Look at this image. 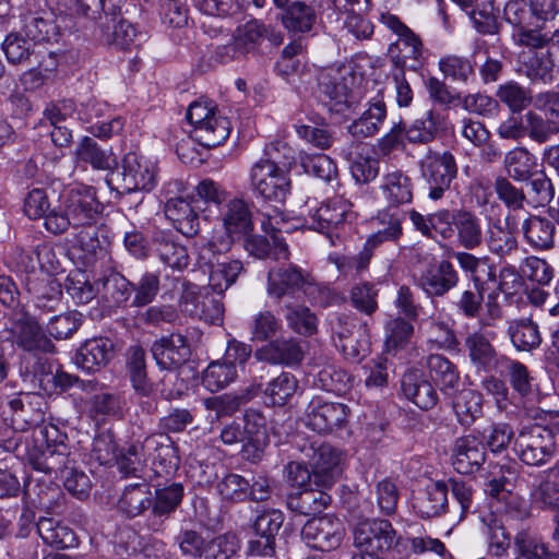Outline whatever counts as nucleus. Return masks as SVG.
Returning a JSON list of instances; mask_svg holds the SVG:
<instances>
[{"label": "nucleus", "instance_id": "obj_53", "mask_svg": "<svg viewBox=\"0 0 559 559\" xmlns=\"http://www.w3.org/2000/svg\"><path fill=\"white\" fill-rule=\"evenodd\" d=\"M441 73L454 83L468 84L475 80L474 63L467 57L447 55L439 60Z\"/></svg>", "mask_w": 559, "mask_h": 559}, {"label": "nucleus", "instance_id": "obj_62", "mask_svg": "<svg viewBox=\"0 0 559 559\" xmlns=\"http://www.w3.org/2000/svg\"><path fill=\"white\" fill-rule=\"evenodd\" d=\"M331 329L332 332L337 335L340 338L341 347L344 354L355 360L358 361L361 357L359 349L355 347L353 344V340L350 336L356 329V320L353 316L349 314H336L331 319Z\"/></svg>", "mask_w": 559, "mask_h": 559}, {"label": "nucleus", "instance_id": "obj_19", "mask_svg": "<svg viewBox=\"0 0 559 559\" xmlns=\"http://www.w3.org/2000/svg\"><path fill=\"white\" fill-rule=\"evenodd\" d=\"M156 365L168 371L177 370L186 364L191 356V348L187 337L180 333L162 336L151 346Z\"/></svg>", "mask_w": 559, "mask_h": 559}, {"label": "nucleus", "instance_id": "obj_57", "mask_svg": "<svg viewBox=\"0 0 559 559\" xmlns=\"http://www.w3.org/2000/svg\"><path fill=\"white\" fill-rule=\"evenodd\" d=\"M75 156L79 162L90 164L95 169L110 168L112 153L104 150L90 136H84L78 144Z\"/></svg>", "mask_w": 559, "mask_h": 559}, {"label": "nucleus", "instance_id": "obj_56", "mask_svg": "<svg viewBox=\"0 0 559 559\" xmlns=\"http://www.w3.org/2000/svg\"><path fill=\"white\" fill-rule=\"evenodd\" d=\"M243 272V264L239 260L216 263L209 275V287L221 295L234 285Z\"/></svg>", "mask_w": 559, "mask_h": 559}, {"label": "nucleus", "instance_id": "obj_33", "mask_svg": "<svg viewBox=\"0 0 559 559\" xmlns=\"http://www.w3.org/2000/svg\"><path fill=\"white\" fill-rule=\"evenodd\" d=\"M402 391L407 400L424 411L432 409L439 402L433 384L416 371L403 374Z\"/></svg>", "mask_w": 559, "mask_h": 559}, {"label": "nucleus", "instance_id": "obj_30", "mask_svg": "<svg viewBox=\"0 0 559 559\" xmlns=\"http://www.w3.org/2000/svg\"><path fill=\"white\" fill-rule=\"evenodd\" d=\"M153 493L146 483L131 484L124 487L120 493L116 508L126 519L132 520L142 515L148 509L152 510Z\"/></svg>", "mask_w": 559, "mask_h": 559}, {"label": "nucleus", "instance_id": "obj_26", "mask_svg": "<svg viewBox=\"0 0 559 559\" xmlns=\"http://www.w3.org/2000/svg\"><path fill=\"white\" fill-rule=\"evenodd\" d=\"M312 454L309 455L310 464L314 474L317 487L330 488L341 473V454L330 444L322 443L311 447Z\"/></svg>", "mask_w": 559, "mask_h": 559}, {"label": "nucleus", "instance_id": "obj_29", "mask_svg": "<svg viewBox=\"0 0 559 559\" xmlns=\"http://www.w3.org/2000/svg\"><path fill=\"white\" fill-rule=\"evenodd\" d=\"M379 189L388 204V210L411 204L414 198V185L411 177L401 169L386 171Z\"/></svg>", "mask_w": 559, "mask_h": 559}, {"label": "nucleus", "instance_id": "obj_41", "mask_svg": "<svg viewBox=\"0 0 559 559\" xmlns=\"http://www.w3.org/2000/svg\"><path fill=\"white\" fill-rule=\"evenodd\" d=\"M414 508L421 518L439 516L449 509L445 481H436L427 486L424 492L415 499Z\"/></svg>", "mask_w": 559, "mask_h": 559}, {"label": "nucleus", "instance_id": "obj_2", "mask_svg": "<svg viewBox=\"0 0 559 559\" xmlns=\"http://www.w3.org/2000/svg\"><path fill=\"white\" fill-rule=\"evenodd\" d=\"M99 202L92 187H75L63 195V207H53L47 216L46 229L53 235L63 234L70 226L83 227L79 241L83 250L94 254L104 251L105 239L98 238V231L93 228L99 213Z\"/></svg>", "mask_w": 559, "mask_h": 559}, {"label": "nucleus", "instance_id": "obj_47", "mask_svg": "<svg viewBox=\"0 0 559 559\" xmlns=\"http://www.w3.org/2000/svg\"><path fill=\"white\" fill-rule=\"evenodd\" d=\"M280 21L290 33H307L316 22V13L312 7L306 2L295 1L281 12Z\"/></svg>", "mask_w": 559, "mask_h": 559}, {"label": "nucleus", "instance_id": "obj_54", "mask_svg": "<svg viewBox=\"0 0 559 559\" xmlns=\"http://www.w3.org/2000/svg\"><path fill=\"white\" fill-rule=\"evenodd\" d=\"M107 0H48L52 9L60 14L102 19Z\"/></svg>", "mask_w": 559, "mask_h": 559}, {"label": "nucleus", "instance_id": "obj_52", "mask_svg": "<svg viewBox=\"0 0 559 559\" xmlns=\"http://www.w3.org/2000/svg\"><path fill=\"white\" fill-rule=\"evenodd\" d=\"M36 531L44 543L56 548H68L75 542L72 530L50 518H40Z\"/></svg>", "mask_w": 559, "mask_h": 559}, {"label": "nucleus", "instance_id": "obj_55", "mask_svg": "<svg viewBox=\"0 0 559 559\" xmlns=\"http://www.w3.org/2000/svg\"><path fill=\"white\" fill-rule=\"evenodd\" d=\"M71 448V462L67 464L64 469L60 471V473H49L53 475L56 478L60 477L63 479L64 488L78 499H84L88 496L90 490L92 488V483L90 477L82 471H78L73 467L75 463V452L73 451V447Z\"/></svg>", "mask_w": 559, "mask_h": 559}, {"label": "nucleus", "instance_id": "obj_7", "mask_svg": "<svg viewBox=\"0 0 559 559\" xmlns=\"http://www.w3.org/2000/svg\"><path fill=\"white\" fill-rule=\"evenodd\" d=\"M513 450L523 464L543 466L556 453L554 432L539 425L523 428L514 439Z\"/></svg>", "mask_w": 559, "mask_h": 559}, {"label": "nucleus", "instance_id": "obj_3", "mask_svg": "<svg viewBox=\"0 0 559 559\" xmlns=\"http://www.w3.org/2000/svg\"><path fill=\"white\" fill-rule=\"evenodd\" d=\"M257 160L249 170V187L257 198L264 201L284 203L290 191L289 169L294 156L280 160L272 151Z\"/></svg>", "mask_w": 559, "mask_h": 559}, {"label": "nucleus", "instance_id": "obj_58", "mask_svg": "<svg viewBox=\"0 0 559 559\" xmlns=\"http://www.w3.org/2000/svg\"><path fill=\"white\" fill-rule=\"evenodd\" d=\"M297 386L296 377L290 372L283 371L267 383L264 394L273 406H283L293 397Z\"/></svg>", "mask_w": 559, "mask_h": 559}, {"label": "nucleus", "instance_id": "obj_18", "mask_svg": "<svg viewBox=\"0 0 559 559\" xmlns=\"http://www.w3.org/2000/svg\"><path fill=\"white\" fill-rule=\"evenodd\" d=\"M254 357L274 366L295 367L304 360V342L295 337L271 340L254 352Z\"/></svg>", "mask_w": 559, "mask_h": 559}, {"label": "nucleus", "instance_id": "obj_32", "mask_svg": "<svg viewBox=\"0 0 559 559\" xmlns=\"http://www.w3.org/2000/svg\"><path fill=\"white\" fill-rule=\"evenodd\" d=\"M516 233L518 222L514 215L509 214L503 223L493 224L487 240L489 251L501 259L511 257L519 250Z\"/></svg>", "mask_w": 559, "mask_h": 559}, {"label": "nucleus", "instance_id": "obj_61", "mask_svg": "<svg viewBox=\"0 0 559 559\" xmlns=\"http://www.w3.org/2000/svg\"><path fill=\"white\" fill-rule=\"evenodd\" d=\"M377 221L382 227L369 236L367 239L369 246L376 248L382 242L395 241L402 236V217L399 214L384 210L378 213Z\"/></svg>", "mask_w": 559, "mask_h": 559}, {"label": "nucleus", "instance_id": "obj_8", "mask_svg": "<svg viewBox=\"0 0 559 559\" xmlns=\"http://www.w3.org/2000/svg\"><path fill=\"white\" fill-rule=\"evenodd\" d=\"M10 335L13 344L29 355L55 354L56 345L37 319L23 309L12 310Z\"/></svg>", "mask_w": 559, "mask_h": 559}, {"label": "nucleus", "instance_id": "obj_10", "mask_svg": "<svg viewBox=\"0 0 559 559\" xmlns=\"http://www.w3.org/2000/svg\"><path fill=\"white\" fill-rule=\"evenodd\" d=\"M420 169L428 187V197L432 201L443 198L457 174L455 158L450 152L427 155L420 162Z\"/></svg>", "mask_w": 559, "mask_h": 559}, {"label": "nucleus", "instance_id": "obj_20", "mask_svg": "<svg viewBox=\"0 0 559 559\" xmlns=\"http://www.w3.org/2000/svg\"><path fill=\"white\" fill-rule=\"evenodd\" d=\"M350 206V203L341 198L330 199L310 214L306 221L307 226L331 238L332 231L343 225L352 215Z\"/></svg>", "mask_w": 559, "mask_h": 559}, {"label": "nucleus", "instance_id": "obj_28", "mask_svg": "<svg viewBox=\"0 0 559 559\" xmlns=\"http://www.w3.org/2000/svg\"><path fill=\"white\" fill-rule=\"evenodd\" d=\"M380 93L378 91L374 96L368 97V108L347 127V131L353 138L361 140L373 136L380 131L386 118L385 104Z\"/></svg>", "mask_w": 559, "mask_h": 559}, {"label": "nucleus", "instance_id": "obj_13", "mask_svg": "<svg viewBox=\"0 0 559 559\" xmlns=\"http://www.w3.org/2000/svg\"><path fill=\"white\" fill-rule=\"evenodd\" d=\"M121 193H131L139 190L151 191L156 181L154 163L135 152L124 155L121 163Z\"/></svg>", "mask_w": 559, "mask_h": 559}, {"label": "nucleus", "instance_id": "obj_16", "mask_svg": "<svg viewBox=\"0 0 559 559\" xmlns=\"http://www.w3.org/2000/svg\"><path fill=\"white\" fill-rule=\"evenodd\" d=\"M43 400L40 396L29 393H19L7 403L3 409L4 415L14 427L23 430L24 432L33 429L38 430L43 426L40 424L45 420V413L41 408Z\"/></svg>", "mask_w": 559, "mask_h": 559}, {"label": "nucleus", "instance_id": "obj_5", "mask_svg": "<svg viewBox=\"0 0 559 559\" xmlns=\"http://www.w3.org/2000/svg\"><path fill=\"white\" fill-rule=\"evenodd\" d=\"M381 22L399 36L388 48V57L395 69L417 71L421 67L423 43L396 15L385 13Z\"/></svg>", "mask_w": 559, "mask_h": 559}, {"label": "nucleus", "instance_id": "obj_39", "mask_svg": "<svg viewBox=\"0 0 559 559\" xmlns=\"http://www.w3.org/2000/svg\"><path fill=\"white\" fill-rule=\"evenodd\" d=\"M554 61L548 52L526 49L519 53V72L532 82L549 83L552 81Z\"/></svg>", "mask_w": 559, "mask_h": 559}, {"label": "nucleus", "instance_id": "obj_12", "mask_svg": "<svg viewBox=\"0 0 559 559\" xmlns=\"http://www.w3.org/2000/svg\"><path fill=\"white\" fill-rule=\"evenodd\" d=\"M312 283V275L307 270L294 263H283L267 273L266 292L277 301L285 296L294 297L298 292L306 294Z\"/></svg>", "mask_w": 559, "mask_h": 559}, {"label": "nucleus", "instance_id": "obj_43", "mask_svg": "<svg viewBox=\"0 0 559 559\" xmlns=\"http://www.w3.org/2000/svg\"><path fill=\"white\" fill-rule=\"evenodd\" d=\"M454 236L466 250H474L483 243V228L479 217L466 209H457Z\"/></svg>", "mask_w": 559, "mask_h": 559}, {"label": "nucleus", "instance_id": "obj_31", "mask_svg": "<svg viewBox=\"0 0 559 559\" xmlns=\"http://www.w3.org/2000/svg\"><path fill=\"white\" fill-rule=\"evenodd\" d=\"M236 44L241 52L254 51L261 44L263 38H267L273 45L278 46L283 43V34L275 31L270 25H265L262 21L252 19L237 27Z\"/></svg>", "mask_w": 559, "mask_h": 559}, {"label": "nucleus", "instance_id": "obj_25", "mask_svg": "<svg viewBox=\"0 0 559 559\" xmlns=\"http://www.w3.org/2000/svg\"><path fill=\"white\" fill-rule=\"evenodd\" d=\"M242 430L247 439L243 456L251 462L260 461L269 444L266 419L263 414L258 409L248 408L243 414Z\"/></svg>", "mask_w": 559, "mask_h": 559}, {"label": "nucleus", "instance_id": "obj_14", "mask_svg": "<svg viewBox=\"0 0 559 559\" xmlns=\"http://www.w3.org/2000/svg\"><path fill=\"white\" fill-rule=\"evenodd\" d=\"M344 534L343 522L333 515L311 519L301 530V536L307 544L321 551L337 548L342 544Z\"/></svg>", "mask_w": 559, "mask_h": 559}, {"label": "nucleus", "instance_id": "obj_36", "mask_svg": "<svg viewBox=\"0 0 559 559\" xmlns=\"http://www.w3.org/2000/svg\"><path fill=\"white\" fill-rule=\"evenodd\" d=\"M102 13H104V16L102 15L100 20L104 19L105 21L99 23V31L104 43L120 49L129 48L138 36L135 27L126 20L116 22L115 12L108 13L105 10Z\"/></svg>", "mask_w": 559, "mask_h": 559}, {"label": "nucleus", "instance_id": "obj_37", "mask_svg": "<svg viewBox=\"0 0 559 559\" xmlns=\"http://www.w3.org/2000/svg\"><path fill=\"white\" fill-rule=\"evenodd\" d=\"M231 124L228 118L219 112L210 115V118L191 131V136L204 147L212 148L223 144L229 136Z\"/></svg>", "mask_w": 559, "mask_h": 559}, {"label": "nucleus", "instance_id": "obj_38", "mask_svg": "<svg viewBox=\"0 0 559 559\" xmlns=\"http://www.w3.org/2000/svg\"><path fill=\"white\" fill-rule=\"evenodd\" d=\"M531 502L538 509L559 512V463L548 469L547 477L533 486Z\"/></svg>", "mask_w": 559, "mask_h": 559}, {"label": "nucleus", "instance_id": "obj_63", "mask_svg": "<svg viewBox=\"0 0 559 559\" xmlns=\"http://www.w3.org/2000/svg\"><path fill=\"white\" fill-rule=\"evenodd\" d=\"M527 182L526 201L534 206H545L554 199L555 189L544 171H535L525 180Z\"/></svg>", "mask_w": 559, "mask_h": 559}, {"label": "nucleus", "instance_id": "obj_9", "mask_svg": "<svg viewBox=\"0 0 559 559\" xmlns=\"http://www.w3.org/2000/svg\"><path fill=\"white\" fill-rule=\"evenodd\" d=\"M349 415L348 405L328 402L321 396H314L308 403L302 420L309 429L320 435H328L345 428Z\"/></svg>", "mask_w": 559, "mask_h": 559}, {"label": "nucleus", "instance_id": "obj_27", "mask_svg": "<svg viewBox=\"0 0 559 559\" xmlns=\"http://www.w3.org/2000/svg\"><path fill=\"white\" fill-rule=\"evenodd\" d=\"M114 342L108 337L86 340L74 356V364L87 372L105 367L114 357Z\"/></svg>", "mask_w": 559, "mask_h": 559}, {"label": "nucleus", "instance_id": "obj_4", "mask_svg": "<svg viewBox=\"0 0 559 559\" xmlns=\"http://www.w3.org/2000/svg\"><path fill=\"white\" fill-rule=\"evenodd\" d=\"M356 73L349 63H335L322 69L318 75V91L331 111L343 112L373 91H354Z\"/></svg>", "mask_w": 559, "mask_h": 559}, {"label": "nucleus", "instance_id": "obj_40", "mask_svg": "<svg viewBox=\"0 0 559 559\" xmlns=\"http://www.w3.org/2000/svg\"><path fill=\"white\" fill-rule=\"evenodd\" d=\"M325 488L311 485L305 487L297 495H289L287 498V508L302 515H311L321 512L330 502L331 497L324 491Z\"/></svg>", "mask_w": 559, "mask_h": 559}, {"label": "nucleus", "instance_id": "obj_59", "mask_svg": "<svg viewBox=\"0 0 559 559\" xmlns=\"http://www.w3.org/2000/svg\"><path fill=\"white\" fill-rule=\"evenodd\" d=\"M253 394L250 390L239 394H222L207 397L203 404L207 411L214 412L216 418L233 416L240 407L247 404Z\"/></svg>", "mask_w": 559, "mask_h": 559}, {"label": "nucleus", "instance_id": "obj_34", "mask_svg": "<svg viewBox=\"0 0 559 559\" xmlns=\"http://www.w3.org/2000/svg\"><path fill=\"white\" fill-rule=\"evenodd\" d=\"M464 347L473 367L478 372H489L498 365V354L488 337L481 332H473L464 340Z\"/></svg>", "mask_w": 559, "mask_h": 559}, {"label": "nucleus", "instance_id": "obj_64", "mask_svg": "<svg viewBox=\"0 0 559 559\" xmlns=\"http://www.w3.org/2000/svg\"><path fill=\"white\" fill-rule=\"evenodd\" d=\"M35 45L22 33H10L2 43V50L12 64H24L34 53Z\"/></svg>", "mask_w": 559, "mask_h": 559}, {"label": "nucleus", "instance_id": "obj_1", "mask_svg": "<svg viewBox=\"0 0 559 559\" xmlns=\"http://www.w3.org/2000/svg\"><path fill=\"white\" fill-rule=\"evenodd\" d=\"M0 448L26 457L32 466L43 473H60L71 462L68 436L56 425L47 424L32 433V443L25 432L5 421L0 424Z\"/></svg>", "mask_w": 559, "mask_h": 559}, {"label": "nucleus", "instance_id": "obj_6", "mask_svg": "<svg viewBox=\"0 0 559 559\" xmlns=\"http://www.w3.org/2000/svg\"><path fill=\"white\" fill-rule=\"evenodd\" d=\"M274 214L266 213L261 222V228L269 234L273 240V248L264 236L248 235L245 240V249L247 252L258 259H266L272 252L276 260L288 259L289 251L285 239L281 236L283 233H289L290 228L286 227L287 221L282 212L273 210Z\"/></svg>", "mask_w": 559, "mask_h": 559}, {"label": "nucleus", "instance_id": "obj_45", "mask_svg": "<svg viewBox=\"0 0 559 559\" xmlns=\"http://www.w3.org/2000/svg\"><path fill=\"white\" fill-rule=\"evenodd\" d=\"M452 399V408L463 426H471L483 415V395L473 389L460 390Z\"/></svg>", "mask_w": 559, "mask_h": 559}, {"label": "nucleus", "instance_id": "obj_15", "mask_svg": "<svg viewBox=\"0 0 559 559\" xmlns=\"http://www.w3.org/2000/svg\"><path fill=\"white\" fill-rule=\"evenodd\" d=\"M182 311L209 324H221L224 317V305L221 299L211 295L206 287H187L181 296Z\"/></svg>", "mask_w": 559, "mask_h": 559}, {"label": "nucleus", "instance_id": "obj_50", "mask_svg": "<svg viewBox=\"0 0 559 559\" xmlns=\"http://www.w3.org/2000/svg\"><path fill=\"white\" fill-rule=\"evenodd\" d=\"M503 165L512 179L524 181L535 173L537 158L527 148L519 146L504 155Z\"/></svg>", "mask_w": 559, "mask_h": 559}, {"label": "nucleus", "instance_id": "obj_21", "mask_svg": "<svg viewBox=\"0 0 559 559\" xmlns=\"http://www.w3.org/2000/svg\"><path fill=\"white\" fill-rule=\"evenodd\" d=\"M486 461V447L476 436H463L454 442L452 449V466L459 474H473Z\"/></svg>", "mask_w": 559, "mask_h": 559}, {"label": "nucleus", "instance_id": "obj_23", "mask_svg": "<svg viewBox=\"0 0 559 559\" xmlns=\"http://www.w3.org/2000/svg\"><path fill=\"white\" fill-rule=\"evenodd\" d=\"M429 381L444 396H454L461 385V373L457 366L441 354H430L426 358Z\"/></svg>", "mask_w": 559, "mask_h": 559}, {"label": "nucleus", "instance_id": "obj_44", "mask_svg": "<svg viewBox=\"0 0 559 559\" xmlns=\"http://www.w3.org/2000/svg\"><path fill=\"white\" fill-rule=\"evenodd\" d=\"M525 240L530 246L538 250L554 247L555 224L550 219L537 215H531L522 224Z\"/></svg>", "mask_w": 559, "mask_h": 559}, {"label": "nucleus", "instance_id": "obj_51", "mask_svg": "<svg viewBox=\"0 0 559 559\" xmlns=\"http://www.w3.org/2000/svg\"><path fill=\"white\" fill-rule=\"evenodd\" d=\"M27 285L39 309L52 310L59 304L62 296L61 284L52 276L29 281Z\"/></svg>", "mask_w": 559, "mask_h": 559}, {"label": "nucleus", "instance_id": "obj_17", "mask_svg": "<svg viewBox=\"0 0 559 559\" xmlns=\"http://www.w3.org/2000/svg\"><path fill=\"white\" fill-rule=\"evenodd\" d=\"M354 540L358 547L369 551H386L396 540V532L388 520H367L357 524Z\"/></svg>", "mask_w": 559, "mask_h": 559}, {"label": "nucleus", "instance_id": "obj_35", "mask_svg": "<svg viewBox=\"0 0 559 559\" xmlns=\"http://www.w3.org/2000/svg\"><path fill=\"white\" fill-rule=\"evenodd\" d=\"M165 215L174 227L187 237L195 236L200 230V219L190 202L181 197L171 198L165 203Z\"/></svg>", "mask_w": 559, "mask_h": 559}, {"label": "nucleus", "instance_id": "obj_22", "mask_svg": "<svg viewBox=\"0 0 559 559\" xmlns=\"http://www.w3.org/2000/svg\"><path fill=\"white\" fill-rule=\"evenodd\" d=\"M223 227L229 241L226 248L236 239L245 238L254 229L252 212L249 204L241 198L229 199L222 212Z\"/></svg>", "mask_w": 559, "mask_h": 559}, {"label": "nucleus", "instance_id": "obj_24", "mask_svg": "<svg viewBox=\"0 0 559 559\" xmlns=\"http://www.w3.org/2000/svg\"><path fill=\"white\" fill-rule=\"evenodd\" d=\"M152 252L159 261L173 270H185L190 262L186 246L181 245L171 231L154 230L151 237Z\"/></svg>", "mask_w": 559, "mask_h": 559}, {"label": "nucleus", "instance_id": "obj_46", "mask_svg": "<svg viewBox=\"0 0 559 559\" xmlns=\"http://www.w3.org/2000/svg\"><path fill=\"white\" fill-rule=\"evenodd\" d=\"M481 532L486 536L489 554L495 557L507 555L511 546V536L499 518L492 513L483 516Z\"/></svg>", "mask_w": 559, "mask_h": 559}, {"label": "nucleus", "instance_id": "obj_42", "mask_svg": "<svg viewBox=\"0 0 559 559\" xmlns=\"http://www.w3.org/2000/svg\"><path fill=\"white\" fill-rule=\"evenodd\" d=\"M508 335L519 352H533L542 344L538 324L532 318H521L509 323Z\"/></svg>", "mask_w": 559, "mask_h": 559}, {"label": "nucleus", "instance_id": "obj_60", "mask_svg": "<svg viewBox=\"0 0 559 559\" xmlns=\"http://www.w3.org/2000/svg\"><path fill=\"white\" fill-rule=\"evenodd\" d=\"M237 377L236 367L233 364L224 361H213L204 370L202 384L211 392L223 390Z\"/></svg>", "mask_w": 559, "mask_h": 559}, {"label": "nucleus", "instance_id": "obj_48", "mask_svg": "<svg viewBox=\"0 0 559 559\" xmlns=\"http://www.w3.org/2000/svg\"><path fill=\"white\" fill-rule=\"evenodd\" d=\"M185 488L181 483H170L156 487L153 495L152 514L155 518H168L181 504Z\"/></svg>", "mask_w": 559, "mask_h": 559}, {"label": "nucleus", "instance_id": "obj_49", "mask_svg": "<svg viewBox=\"0 0 559 559\" xmlns=\"http://www.w3.org/2000/svg\"><path fill=\"white\" fill-rule=\"evenodd\" d=\"M127 369L133 389L142 396L153 392V384L146 373L145 352L140 346H131L127 352Z\"/></svg>", "mask_w": 559, "mask_h": 559}, {"label": "nucleus", "instance_id": "obj_11", "mask_svg": "<svg viewBox=\"0 0 559 559\" xmlns=\"http://www.w3.org/2000/svg\"><path fill=\"white\" fill-rule=\"evenodd\" d=\"M414 281L427 297L441 298L457 286L460 276L449 260L432 259L414 274Z\"/></svg>", "mask_w": 559, "mask_h": 559}]
</instances>
